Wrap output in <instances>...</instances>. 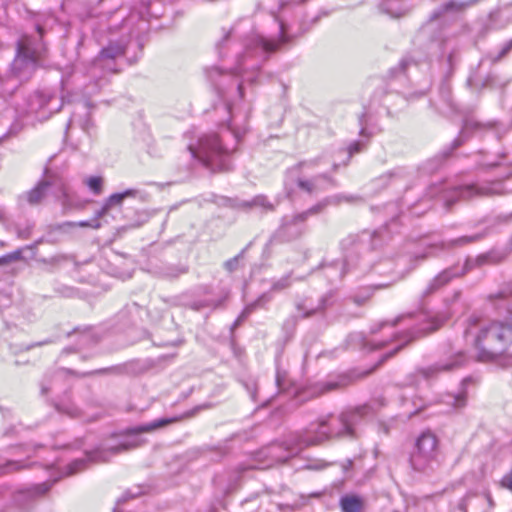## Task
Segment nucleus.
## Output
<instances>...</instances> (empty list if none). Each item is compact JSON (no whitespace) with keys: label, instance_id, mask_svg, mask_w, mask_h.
Wrapping results in <instances>:
<instances>
[{"label":"nucleus","instance_id":"nucleus-28","mask_svg":"<svg viewBox=\"0 0 512 512\" xmlns=\"http://www.w3.org/2000/svg\"><path fill=\"white\" fill-rule=\"evenodd\" d=\"M244 207L251 208V207H260L264 210H273L274 206L271 204L268 199L263 195H258L251 202H244Z\"/></svg>","mask_w":512,"mask_h":512},{"label":"nucleus","instance_id":"nucleus-34","mask_svg":"<svg viewBox=\"0 0 512 512\" xmlns=\"http://www.w3.org/2000/svg\"><path fill=\"white\" fill-rule=\"evenodd\" d=\"M501 485L512 492V469L502 478Z\"/></svg>","mask_w":512,"mask_h":512},{"label":"nucleus","instance_id":"nucleus-19","mask_svg":"<svg viewBox=\"0 0 512 512\" xmlns=\"http://www.w3.org/2000/svg\"><path fill=\"white\" fill-rule=\"evenodd\" d=\"M380 10L392 18H399L407 13L408 8L401 0H383Z\"/></svg>","mask_w":512,"mask_h":512},{"label":"nucleus","instance_id":"nucleus-9","mask_svg":"<svg viewBox=\"0 0 512 512\" xmlns=\"http://www.w3.org/2000/svg\"><path fill=\"white\" fill-rule=\"evenodd\" d=\"M503 186L500 181L483 184H471L456 187L446 196L445 206L450 208L458 200H469L474 197L500 195L503 193Z\"/></svg>","mask_w":512,"mask_h":512},{"label":"nucleus","instance_id":"nucleus-33","mask_svg":"<svg viewBox=\"0 0 512 512\" xmlns=\"http://www.w3.org/2000/svg\"><path fill=\"white\" fill-rule=\"evenodd\" d=\"M476 238H477L476 236H473V237H468V236L460 237V238H457L455 240H452V241L448 242L447 244L446 243H441V247L442 248H446V247L450 248V247H453V246L464 245L466 243L474 241Z\"/></svg>","mask_w":512,"mask_h":512},{"label":"nucleus","instance_id":"nucleus-23","mask_svg":"<svg viewBox=\"0 0 512 512\" xmlns=\"http://www.w3.org/2000/svg\"><path fill=\"white\" fill-rule=\"evenodd\" d=\"M138 195V190L136 189H127L121 193H114L108 197L105 201L107 206L112 208L113 206H119L122 204L124 199L128 197H136Z\"/></svg>","mask_w":512,"mask_h":512},{"label":"nucleus","instance_id":"nucleus-42","mask_svg":"<svg viewBox=\"0 0 512 512\" xmlns=\"http://www.w3.org/2000/svg\"><path fill=\"white\" fill-rule=\"evenodd\" d=\"M475 496H467L463 503L461 504V509L464 512H467V508L472 504V501L474 500Z\"/></svg>","mask_w":512,"mask_h":512},{"label":"nucleus","instance_id":"nucleus-4","mask_svg":"<svg viewBox=\"0 0 512 512\" xmlns=\"http://www.w3.org/2000/svg\"><path fill=\"white\" fill-rule=\"evenodd\" d=\"M367 407H359L352 411L341 413L339 416H327L311 424L309 429L303 432L304 445H318L330 438H354L355 426L366 413Z\"/></svg>","mask_w":512,"mask_h":512},{"label":"nucleus","instance_id":"nucleus-6","mask_svg":"<svg viewBox=\"0 0 512 512\" xmlns=\"http://www.w3.org/2000/svg\"><path fill=\"white\" fill-rule=\"evenodd\" d=\"M305 436L303 433H293L288 436L284 443H272L256 453L257 465L253 468L266 469L275 464L286 462L289 458L297 455L304 448Z\"/></svg>","mask_w":512,"mask_h":512},{"label":"nucleus","instance_id":"nucleus-53","mask_svg":"<svg viewBox=\"0 0 512 512\" xmlns=\"http://www.w3.org/2000/svg\"><path fill=\"white\" fill-rule=\"evenodd\" d=\"M222 45H223V42L218 43V44H217V49H218V50H220V49H221V47H222Z\"/></svg>","mask_w":512,"mask_h":512},{"label":"nucleus","instance_id":"nucleus-24","mask_svg":"<svg viewBox=\"0 0 512 512\" xmlns=\"http://www.w3.org/2000/svg\"><path fill=\"white\" fill-rule=\"evenodd\" d=\"M478 0H468L466 2L463 1H456V0H449L446 3H444L441 7V13L443 12H459L463 11L467 7H470L477 3Z\"/></svg>","mask_w":512,"mask_h":512},{"label":"nucleus","instance_id":"nucleus-10","mask_svg":"<svg viewBox=\"0 0 512 512\" xmlns=\"http://www.w3.org/2000/svg\"><path fill=\"white\" fill-rule=\"evenodd\" d=\"M327 204V200L319 202L308 210L295 215L291 220L283 223L279 229L280 237L286 241L298 238L303 232V229L298 225L303 223L309 216L320 213Z\"/></svg>","mask_w":512,"mask_h":512},{"label":"nucleus","instance_id":"nucleus-18","mask_svg":"<svg viewBox=\"0 0 512 512\" xmlns=\"http://www.w3.org/2000/svg\"><path fill=\"white\" fill-rule=\"evenodd\" d=\"M437 438L430 431L423 432L416 440L415 448L425 452L433 457L437 453Z\"/></svg>","mask_w":512,"mask_h":512},{"label":"nucleus","instance_id":"nucleus-25","mask_svg":"<svg viewBox=\"0 0 512 512\" xmlns=\"http://www.w3.org/2000/svg\"><path fill=\"white\" fill-rule=\"evenodd\" d=\"M347 384L346 378H340L337 381H327L325 383H319L316 385V394L320 395L335 389H338L340 387H343Z\"/></svg>","mask_w":512,"mask_h":512},{"label":"nucleus","instance_id":"nucleus-2","mask_svg":"<svg viewBox=\"0 0 512 512\" xmlns=\"http://www.w3.org/2000/svg\"><path fill=\"white\" fill-rule=\"evenodd\" d=\"M246 128H239L234 122V118L228 124L227 129L221 136L215 133L207 134L199 139L198 145H189L191 157L198 159L206 167L212 171L224 172L230 170L229 155L236 149V146L229 147L223 144L228 136L233 137L237 144L241 137L245 134Z\"/></svg>","mask_w":512,"mask_h":512},{"label":"nucleus","instance_id":"nucleus-35","mask_svg":"<svg viewBox=\"0 0 512 512\" xmlns=\"http://www.w3.org/2000/svg\"><path fill=\"white\" fill-rule=\"evenodd\" d=\"M363 147L364 143L362 141H355L349 146L348 152L350 155H353L355 153L360 152L363 149Z\"/></svg>","mask_w":512,"mask_h":512},{"label":"nucleus","instance_id":"nucleus-7","mask_svg":"<svg viewBox=\"0 0 512 512\" xmlns=\"http://www.w3.org/2000/svg\"><path fill=\"white\" fill-rule=\"evenodd\" d=\"M421 318V327L417 328L414 331H407L400 334L393 333L392 338L389 341H375L372 340L370 343V350L381 349L389 342L395 343L393 348L386 354V358L393 356L398 351H400L405 345H407L410 341L414 340L417 337L424 336L430 332L437 330L444 321L447 320V316L442 314H429L422 313L420 315Z\"/></svg>","mask_w":512,"mask_h":512},{"label":"nucleus","instance_id":"nucleus-20","mask_svg":"<svg viewBox=\"0 0 512 512\" xmlns=\"http://www.w3.org/2000/svg\"><path fill=\"white\" fill-rule=\"evenodd\" d=\"M271 300L268 293H263L254 302L247 304L242 310L241 314L233 323L232 329L239 326L256 308L263 307L266 303Z\"/></svg>","mask_w":512,"mask_h":512},{"label":"nucleus","instance_id":"nucleus-13","mask_svg":"<svg viewBox=\"0 0 512 512\" xmlns=\"http://www.w3.org/2000/svg\"><path fill=\"white\" fill-rule=\"evenodd\" d=\"M466 362V356L462 352H458L453 358L445 363H437L422 370L425 378H432L440 372H447L461 367Z\"/></svg>","mask_w":512,"mask_h":512},{"label":"nucleus","instance_id":"nucleus-1","mask_svg":"<svg viewBox=\"0 0 512 512\" xmlns=\"http://www.w3.org/2000/svg\"><path fill=\"white\" fill-rule=\"evenodd\" d=\"M464 336L474 347L479 361H491L502 355L512 342V324L471 317Z\"/></svg>","mask_w":512,"mask_h":512},{"label":"nucleus","instance_id":"nucleus-12","mask_svg":"<svg viewBox=\"0 0 512 512\" xmlns=\"http://www.w3.org/2000/svg\"><path fill=\"white\" fill-rule=\"evenodd\" d=\"M465 273V269H459L456 267L446 269L435 276L426 286V288L422 292V298H426L435 292H437L440 288L448 284L453 278L461 276Z\"/></svg>","mask_w":512,"mask_h":512},{"label":"nucleus","instance_id":"nucleus-22","mask_svg":"<svg viewBox=\"0 0 512 512\" xmlns=\"http://www.w3.org/2000/svg\"><path fill=\"white\" fill-rule=\"evenodd\" d=\"M50 185H51L50 182L42 181L36 187H34L32 190H30L26 194V199H27L28 203L31 205L39 204L41 202V200L44 198L46 191Z\"/></svg>","mask_w":512,"mask_h":512},{"label":"nucleus","instance_id":"nucleus-11","mask_svg":"<svg viewBox=\"0 0 512 512\" xmlns=\"http://www.w3.org/2000/svg\"><path fill=\"white\" fill-rule=\"evenodd\" d=\"M125 48L126 45L122 42H110L109 45L103 48L99 55L93 60L91 74L96 76V69L115 73L116 68L114 60L124 54Z\"/></svg>","mask_w":512,"mask_h":512},{"label":"nucleus","instance_id":"nucleus-50","mask_svg":"<svg viewBox=\"0 0 512 512\" xmlns=\"http://www.w3.org/2000/svg\"><path fill=\"white\" fill-rule=\"evenodd\" d=\"M452 57H453V52L450 51L449 54H448V62H449L450 65H451V62H452Z\"/></svg>","mask_w":512,"mask_h":512},{"label":"nucleus","instance_id":"nucleus-38","mask_svg":"<svg viewBox=\"0 0 512 512\" xmlns=\"http://www.w3.org/2000/svg\"><path fill=\"white\" fill-rule=\"evenodd\" d=\"M110 209L111 208L107 206V203L105 202L102 208L95 213V217L93 220L99 221V219L106 215Z\"/></svg>","mask_w":512,"mask_h":512},{"label":"nucleus","instance_id":"nucleus-14","mask_svg":"<svg viewBox=\"0 0 512 512\" xmlns=\"http://www.w3.org/2000/svg\"><path fill=\"white\" fill-rule=\"evenodd\" d=\"M493 123H480L474 119H466L463 123L460 135L452 142V150L461 146L473 132L491 128Z\"/></svg>","mask_w":512,"mask_h":512},{"label":"nucleus","instance_id":"nucleus-44","mask_svg":"<svg viewBox=\"0 0 512 512\" xmlns=\"http://www.w3.org/2000/svg\"><path fill=\"white\" fill-rule=\"evenodd\" d=\"M207 73H208V77L212 80L213 74H220V71L218 68L213 67V68L207 69Z\"/></svg>","mask_w":512,"mask_h":512},{"label":"nucleus","instance_id":"nucleus-40","mask_svg":"<svg viewBox=\"0 0 512 512\" xmlns=\"http://www.w3.org/2000/svg\"><path fill=\"white\" fill-rule=\"evenodd\" d=\"M8 257L10 259V262L18 261L22 258V250L18 249L12 253H9Z\"/></svg>","mask_w":512,"mask_h":512},{"label":"nucleus","instance_id":"nucleus-31","mask_svg":"<svg viewBox=\"0 0 512 512\" xmlns=\"http://www.w3.org/2000/svg\"><path fill=\"white\" fill-rule=\"evenodd\" d=\"M512 50V39L506 42L501 50L498 52V54H490L489 57L493 63H496L500 61L502 58H504L508 53Z\"/></svg>","mask_w":512,"mask_h":512},{"label":"nucleus","instance_id":"nucleus-37","mask_svg":"<svg viewBox=\"0 0 512 512\" xmlns=\"http://www.w3.org/2000/svg\"><path fill=\"white\" fill-rule=\"evenodd\" d=\"M23 465L19 461H9L4 467L5 471H17L20 470Z\"/></svg>","mask_w":512,"mask_h":512},{"label":"nucleus","instance_id":"nucleus-47","mask_svg":"<svg viewBox=\"0 0 512 512\" xmlns=\"http://www.w3.org/2000/svg\"><path fill=\"white\" fill-rule=\"evenodd\" d=\"M28 236H29L28 231H18V237H20L22 239H26V238H28Z\"/></svg>","mask_w":512,"mask_h":512},{"label":"nucleus","instance_id":"nucleus-32","mask_svg":"<svg viewBox=\"0 0 512 512\" xmlns=\"http://www.w3.org/2000/svg\"><path fill=\"white\" fill-rule=\"evenodd\" d=\"M290 285H291L290 276L286 275L273 283V285L271 287V291L280 292V291L288 288Z\"/></svg>","mask_w":512,"mask_h":512},{"label":"nucleus","instance_id":"nucleus-29","mask_svg":"<svg viewBox=\"0 0 512 512\" xmlns=\"http://www.w3.org/2000/svg\"><path fill=\"white\" fill-rule=\"evenodd\" d=\"M85 184L96 195L102 192L103 179L99 176H91L85 180Z\"/></svg>","mask_w":512,"mask_h":512},{"label":"nucleus","instance_id":"nucleus-48","mask_svg":"<svg viewBox=\"0 0 512 512\" xmlns=\"http://www.w3.org/2000/svg\"><path fill=\"white\" fill-rule=\"evenodd\" d=\"M127 497H134V495H131L129 492H126V493L124 494V496H123L121 499H119V500H118V504H119L121 501L125 500Z\"/></svg>","mask_w":512,"mask_h":512},{"label":"nucleus","instance_id":"nucleus-17","mask_svg":"<svg viewBox=\"0 0 512 512\" xmlns=\"http://www.w3.org/2000/svg\"><path fill=\"white\" fill-rule=\"evenodd\" d=\"M323 182L331 183L332 180L325 174L315 176L312 179H304L299 177L297 179V187L307 194L312 195L323 189Z\"/></svg>","mask_w":512,"mask_h":512},{"label":"nucleus","instance_id":"nucleus-43","mask_svg":"<svg viewBox=\"0 0 512 512\" xmlns=\"http://www.w3.org/2000/svg\"><path fill=\"white\" fill-rule=\"evenodd\" d=\"M327 466V464L323 461H320V462H317L315 464H309L307 466L308 469H314V470H319V469H323Z\"/></svg>","mask_w":512,"mask_h":512},{"label":"nucleus","instance_id":"nucleus-26","mask_svg":"<svg viewBox=\"0 0 512 512\" xmlns=\"http://www.w3.org/2000/svg\"><path fill=\"white\" fill-rule=\"evenodd\" d=\"M444 402L455 409H460L466 405V394L464 392H460L458 394H448L445 396Z\"/></svg>","mask_w":512,"mask_h":512},{"label":"nucleus","instance_id":"nucleus-46","mask_svg":"<svg viewBox=\"0 0 512 512\" xmlns=\"http://www.w3.org/2000/svg\"><path fill=\"white\" fill-rule=\"evenodd\" d=\"M10 263V259L8 257V254L3 255L0 257V265L8 264Z\"/></svg>","mask_w":512,"mask_h":512},{"label":"nucleus","instance_id":"nucleus-36","mask_svg":"<svg viewBox=\"0 0 512 512\" xmlns=\"http://www.w3.org/2000/svg\"><path fill=\"white\" fill-rule=\"evenodd\" d=\"M239 257L240 256H236L234 258L227 260L224 263L225 268L230 272L234 271L238 266Z\"/></svg>","mask_w":512,"mask_h":512},{"label":"nucleus","instance_id":"nucleus-5","mask_svg":"<svg viewBox=\"0 0 512 512\" xmlns=\"http://www.w3.org/2000/svg\"><path fill=\"white\" fill-rule=\"evenodd\" d=\"M289 41L283 23L279 25L278 39H267L259 35L253 36L245 45V52L237 57V66L232 68L233 73L244 74L249 70L258 69L261 63L267 59V53L276 51Z\"/></svg>","mask_w":512,"mask_h":512},{"label":"nucleus","instance_id":"nucleus-54","mask_svg":"<svg viewBox=\"0 0 512 512\" xmlns=\"http://www.w3.org/2000/svg\"><path fill=\"white\" fill-rule=\"evenodd\" d=\"M48 343H49V341H44V342L38 343L37 345H39V346H40V345L48 344Z\"/></svg>","mask_w":512,"mask_h":512},{"label":"nucleus","instance_id":"nucleus-39","mask_svg":"<svg viewBox=\"0 0 512 512\" xmlns=\"http://www.w3.org/2000/svg\"><path fill=\"white\" fill-rule=\"evenodd\" d=\"M316 164L315 161H311V162H301L299 163L297 166H295L294 168L291 169L290 173H293V172H301V170L305 167V166H314Z\"/></svg>","mask_w":512,"mask_h":512},{"label":"nucleus","instance_id":"nucleus-21","mask_svg":"<svg viewBox=\"0 0 512 512\" xmlns=\"http://www.w3.org/2000/svg\"><path fill=\"white\" fill-rule=\"evenodd\" d=\"M342 512H362L364 503L361 497L356 495H345L340 499Z\"/></svg>","mask_w":512,"mask_h":512},{"label":"nucleus","instance_id":"nucleus-49","mask_svg":"<svg viewBox=\"0 0 512 512\" xmlns=\"http://www.w3.org/2000/svg\"><path fill=\"white\" fill-rule=\"evenodd\" d=\"M237 89H238L240 97H242L243 92H242V84L241 83L237 85Z\"/></svg>","mask_w":512,"mask_h":512},{"label":"nucleus","instance_id":"nucleus-16","mask_svg":"<svg viewBox=\"0 0 512 512\" xmlns=\"http://www.w3.org/2000/svg\"><path fill=\"white\" fill-rule=\"evenodd\" d=\"M53 185L55 186V195L65 211L84 206V204L75 201L74 195L70 193L67 186L61 180L56 181Z\"/></svg>","mask_w":512,"mask_h":512},{"label":"nucleus","instance_id":"nucleus-30","mask_svg":"<svg viewBox=\"0 0 512 512\" xmlns=\"http://www.w3.org/2000/svg\"><path fill=\"white\" fill-rule=\"evenodd\" d=\"M82 227V228H85V227H89V228H93V229H99L101 227V223L100 221H97V220H91V221H79V222H71V221H68V222H65L62 224L61 227Z\"/></svg>","mask_w":512,"mask_h":512},{"label":"nucleus","instance_id":"nucleus-51","mask_svg":"<svg viewBox=\"0 0 512 512\" xmlns=\"http://www.w3.org/2000/svg\"><path fill=\"white\" fill-rule=\"evenodd\" d=\"M222 304V300H219L213 304V307L216 308Z\"/></svg>","mask_w":512,"mask_h":512},{"label":"nucleus","instance_id":"nucleus-3","mask_svg":"<svg viewBox=\"0 0 512 512\" xmlns=\"http://www.w3.org/2000/svg\"><path fill=\"white\" fill-rule=\"evenodd\" d=\"M208 407L209 405H200L179 416L157 419L150 423L136 426L128 430L129 435H131L132 437L131 439L124 440L119 445L111 447L108 450H96L88 453L86 458L74 460L68 465L66 474L73 475L85 469L87 466V462H106L109 460L108 453L115 455L117 453L127 451L132 448H136L144 442L143 439L139 438V434L145 432H152L156 429L165 427L169 424L179 422L183 419L191 418L195 416L198 413V411L207 409Z\"/></svg>","mask_w":512,"mask_h":512},{"label":"nucleus","instance_id":"nucleus-27","mask_svg":"<svg viewBox=\"0 0 512 512\" xmlns=\"http://www.w3.org/2000/svg\"><path fill=\"white\" fill-rule=\"evenodd\" d=\"M408 315H400L398 317H396L395 319L391 320V321H388V320H385V321H381L375 325H373L370 329V332L371 334L375 335L379 332H381L382 330L386 329V328H393L395 327L403 318L407 317Z\"/></svg>","mask_w":512,"mask_h":512},{"label":"nucleus","instance_id":"nucleus-15","mask_svg":"<svg viewBox=\"0 0 512 512\" xmlns=\"http://www.w3.org/2000/svg\"><path fill=\"white\" fill-rule=\"evenodd\" d=\"M410 464L414 470L426 473L434 469L436 457L415 448L410 456Z\"/></svg>","mask_w":512,"mask_h":512},{"label":"nucleus","instance_id":"nucleus-45","mask_svg":"<svg viewBox=\"0 0 512 512\" xmlns=\"http://www.w3.org/2000/svg\"><path fill=\"white\" fill-rule=\"evenodd\" d=\"M46 380H47V376L45 377L44 381L41 383V393L43 395H46L49 391V387L45 383Z\"/></svg>","mask_w":512,"mask_h":512},{"label":"nucleus","instance_id":"nucleus-8","mask_svg":"<svg viewBox=\"0 0 512 512\" xmlns=\"http://www.w3.org/2000/svg\"><path fill=\"white\" fill-rule=\"evenodd\" d=\"M44 51V47L36 45L30 37H21L17 42V54L12 63L13 73L20 79H28L43 58Z\"/></svg>","mask_w":512,"mask_h":512},{"label":"nucleus","instance_id":"nucleus-52","mask_svg":"<svg viewBox=\"0 0 512 512\" xmlns=\"http://www.w3.org/2000/svg\"><path fill=\"white\" fill-rule=\"evenodd\" d=\"M37 30H38L39 34L42 35L43 30H42V28L40 26H37Z\"/></svg>","mask_w":512,"mask_h":512},{"label":"nucleus","instance_id":"nucleus-41","mask_svg":"<svg viewBox=\"0 0 512 512\" xmlns=\"http://www.w3.org/2000/svg\"><path fill=\"white\" fill-rule=\"evenodd\" d=\"M506 14H507L506 10H499V11L491 13L490 19L492 22H495L497 18H502V17L506 16Z\"/></svg>","mask_w":512,"mask_h":512}]
</instances>
